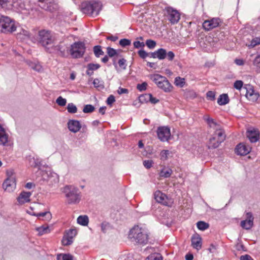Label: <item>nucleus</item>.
Masks as SVG:
<instances>
[{
	"label": "nucleus",
	"instance_id": "obj_50",
	"mask_svg": "<svg viewBox=\"0 0 260 260\" xmlns=\"http://www.w3.org/2000/svg\"><path fill=\"white\" fill-rule=\"evenodd\" d=\"M169 153L170 152L169 150H162L160 153V159L164 161L167 160Z\"/></svg>",
	"mask_w": 260,
	"mask_h": 260
},
{
	"label": "nucleus",
	"instance_id": "obj_5",
	"mask_svg": "<svg viewBox=\"0 0 260 260\" xmlns=\"http://www.w3.org/2000/svg\"><path fill=\"white\" fill-rule=\"evenodd\" d=\"M16 26L13 19L8 16L0 17V32L4 34L12 33L16 30Z\"/></svg>",
	"mask_w": 260,
	"mask_h": 260
},
{
	"label": "nucleus",
	"instance_id": "obj_33",
	"mask_svg": "<svg viewBox=\"0 0 260 260\" xmlns=\"http://www.w3.org/2000/svg\"><path fill=\"white\" fill-rule=\"evenodd\" d=\"M77 222L78 224L83 225L86 226L88 225L89 222V218L87 215H80L77 219Z\"/></svg>",
	"mask_w": 260,
	"mask_h": 260
},
{
	"label": "nucleus",
	"instance_id": "obj_52",
	"mask_svg": "<svg viewBox=\"0 0 260 260\" xmlns=\"http://www.w3.org/2000/svg\"><path fill=\"white\" fill-rule=\"evenodd\" d=\"M118 64L120 68H121L122 70H125L126 68V60L123 58H121L118 60Z\"/></svg>",
	"mask_w": 260,
	"mask_h": 260
},
{
	"label": "nucleus",
	"instance_id": "obj_47",
	"mask_svg": "<svg viewBox=\"0 0 260 260\" xmlns=\"http://www.w3.org/2000/svg\"><path fill=\"white\" fill-rule=\"evenodd\" d=\"M61 242L63 245L68 246L72 244L73 240L70 239V238L67 236L66 235H64L62 238Z\"/></svg>",
	"mask_w": 260,
	"mask_h": 260
},
{
	"label": "nucleus",
	"instance_id": "obj_39",
	"mask_svg": "<svg viewBox=\"0 0 260 260\" xmlns=\"http://www.w3.org/2000/svg\"><path fill=\"white\" fill-rule=\"evenodd\" d=\"M36 230L38 232V234L40 236L47 234L49 233L50 231L48 226H44V225L37 228Z\"/></svg>",
	"mask_w": 260,
	"mask_h": 260
},
{
	"label": "nucleus",
	"instance_id": "obj_15",
	"mask_svg": "<svg viewBox=\"0 0 260 260\" xmlns=\"http://www.w3.org/2000/svg\"><path fill=\"white\" fill-rule=\"evenodd\" d=\"M221 22V21L219 18H213L205 21L203 23V27L206 30L209 31L219 26Z\"/></svg>",
	"mask_w": 260,
	"mask_h": 260
},
{
	"label": "nucleus",
	"instance_id": "obj_18",
	"mask_svg": "<svg viewBox=\"0 0 260 260\" xmlns=\"http://www.w3.org/2000/svg\"><path fill=\"white\" fill-rule=\"evenodd\" d=\"M251 150V148L249 146L240 143L237 145L235 151L238 155H246L248 154Z\"/></svg>",
	"mask_w": 260,
	"mask_h": 260
},
{
	"label": "nucleus",
	"instance_id": "obj_1",
	"mask_svg": "<svg viewBox=\"0 0 260 260\" xmlns=\"http://www.w3.org/2000/svg\"><path fill=\"white\" fill-rule=\"evenodd\" d=\"M54 39L50 31L42 29L38 31L37 35L31 38V41L43 47L46 51L52 53L50 46L54 43Z\"/></svg>",
	"mask_w": 260,
	"mask_h": 260
},
{
	"label": "nucleus",
	"instance_id": "obj_28",
	"mask_svg": "<svg viewBox=\"0 0 260 260\" xmlns=\"http://www.w3.org/2000/svg\"><path fill=\"white\" fill-rule=\"evenodd\" d=\"M220 144V142L217 141L216 137L213 135L209 139L208 147L209 149H215L217 148Z\"/></svg>",
	"mask_w": 260,
	"mask_h": 260
},
{
	"label": "nucleus",
	"instance_id": "obj_62",
	"mask_svg": "<svg viewBox=\"0 0 260 260\" xmlns=\"http://www.w3.org/2000/svg\"><path fill=\"white\" fill-rule=\"evenodd\" d=\"M115 102V99L114 95H110L107 99V104L109 105H112Z\"/></svg>",
	"mask_w": 260,
	"mask_h": 260
},
{
	"label": "nucleus",
	"instance_id": "obj_14",
	"mask_svg": "<svg viewBox=\"0 0 260 260\" xmlns=\"http://www.w3.org/2000/svg\"><path fill=\"white\" fill-rule=\"evenodd\" d=\"M18 4V0H0V9H17Z\"/></svg>",
	"mask_w": 260,
	"mask_h": 260
},
{
	"label": "nucleus",
	"instance_id": "obj_30",
	"mask_svg": "<svg viewBox=\"0 0 260 260\" xmlns=\"http://www.w3.org/2000/svg\"><path fill=\"white\" fill-rule=\"evenodd\" d=\"M173 171L171 168L165 167L160 170L159 174L160 177L167 178L170 177Z\"/></svg>",
	"mask_w": 260,
	"mask_h": 260
},
{
	"label": "nucleus",
	"instance_id": "obj_21",
	"mask_svg": "<svg viewBox=\"0 0 260 260\" xmlns=\"http://www.w3.org/2000/svg\"><path fill=\"white\" fill-rule=\"evenodd\" d=\"M31 195V192H26L22 191L19 194L17 198V200L19 204L22 205L25 203L30 202V197Z\"/></svg>",
	"mask_w": 260,
	"mask_h": 260
},
{
	"label": "nucleus",
	"instance_id": "obj_17",
	"mask_svg": "<svg viewBox=\"0 0 260 260\" xmlns=\"http://www.w3.org/2000/svg\"><path fill=\"white\" fill-rule=\"evenodd\" d=\"M67 124L69 129L74 133H77L81 128V125L78 120L70 119Z\"/></svg>",
	"mask_w": 260,
	"mask_h": 260
},
{
	"label": "nucleus",
	"instance_id": "obj_20",
	"mask_svg": "<svg viewBox=\"0 0 260 260\" xmlns=\"http://www.w3.org/2000/svg\"><path fill=\"white\" fill-rule=\"evenodd\" d=\"M191 246L193 248L199 250L202 248V238L199 234H194L191 238Z\"/></svg>",
	"mask_w": 260,
	"mask_h": 260
},
{
	"label": "nucleus",
	"instance_id": "obj_11",
	"mask_svg": "<svg viewBox=\"0 0 260 260\" xmlns=\"http://www.w3.org/2000/svg\"><path fill=\"white\" fill-rule=\"evenodd\" d=\"M156 133L158 139L161 142L168 141L170 138V129L168 126H159Z\"/></svg>",
	"mask_w": 260,
	"mask_h": 260
},
{
	"label": "nucleus",
	"instance_id": "obj_60",
	"mask_svg": "<svg viewBox=\"0 0 260 260\" xmlns=\"http://www.w3.org/2000/svg\"><path fill=\"white\" fill-rule=\"evenodd\" d=\"M206 121L210 127H212L217 125V123L211 118L208 117L206 119Z\"/></svg>",
	"mask_w": 260,
	"mask_h": 260
},
{
	"label": "nucleus",
	"instance_id": "obj_36",
	"mask_svg": "<svg viewBox=\"0 0 260 260\" xmlns=\"http://www.w3.org/2000/svg\"><path fill=\"white\" fill-rule=\"evenodd\" d=\"M198 229L201 231H205L209 227V224L203 221H199L197 223Z\"/></svg>",
	"mask_w": 260,
	"mask_h": 260
},
{
	"label": "nucleus",
	"instance_id": "obj_13",
	"mask_svg": "<svg viewBox=\"0 0 260 260\" xmlns=\"http://www.w3.org/2000/svg\"><path fill=\"white\" fill-rule=\"evenodd\" d=\"M154 197L157 203H160L167 206H170L171 200L169 199L166 194L162 193L161 191L158 190H156L154 193Z\"/></svg>",
	"mask_w": 260,
	"mask_h": 260
},
{
	"label": "nucleus",
	"instance_id": "obj_23",
	"mask_svg": "<svg viewBox=\"0 0 260 260\" xmlns=\"http://www.w3.org/2000/svg\"><path fill=\"white\" fill-rule=\"evenodd\" d=\"M35 37L32 34L30 33L28 30L23 28H20V31L17 33V38L20 40H25L29 39L31 41V38Z\"/></svg>",
	"mask_w": 260,
	"mask_h": 260
},
{
	"label": "nucleus",
	"instance_id": "obj_58",
	"mask_svg": "<svg viewBox=\"0 0 260 260\" xmlns=\"http://www.w3.org/2000/svg\"><path fill=\"white\" fill-rule=\"evenodd\" d=\"M243 82L241 80H237L234 82V87L240 90L243 87Z\"/></svg>",
	"mask_w": 260,
	"mask_h": 260
},
{
	"label": "nucleus",
	"instance_id": "obj_43",
	"mask_svg": "<svg viewBox=\"0 0 260 260\" xmlns=\"http://www.w3.org/2000/svg\"><path fill=\"white\" fill-rule=\"evenodd\" d=\"M95 108L93 106L90 104L86 105L84 106L83 112L85 113H90L93 112Z\"/></svg>",
	"mask_w": 260,
	"mask_h": 260
},
{
	"label": "nucleus",
	"instance_id": "obj_54",
	"mask_svg": "<svg viewBox=\"0 0 260 260\" xmlns=\"http://www.w3.org/2000/svg\"><path fill=\"white\" fill-rule=\"evenodd\" d=\"M146 45L149 49H152L156 46V43L155 41L149 39L146 41Z\"/></svg>",
	"mask_w": 260,
	"mask_h": 260
},
{
	"label": "nucleus",
	"instance_id": "obj_34",
	"mask_svg": "<svg viewBox=\"0 0 260 260\" xmlns=\"http://www.w3.org/2000/svg\"><path fill=\"white\" fill-rule=\"evenodd\" d=\"M29 163L31 167L34 168H38L39 170H41L40 167L42 165L41 160L40 158L32 157L30 158Z\"/></svg>",
	"mask_w": 260,
	"mask_h": 260
},
{
	"label": "nucleus",
	"instance_id": "obj_9",
	"mask_svg": "<svg viewBox=\"0 0 260 260\" xmlns=\"http://www.w3.org/2000/svg\"><path fill=\"white\" fill-rule=\"evenodd\" d=\"M243 90L245 91V96L252 102H256L259 96V93L256 91L250 84H246Z\"/></svg>",
	"mask_w": 260,
	"mask_h": 260
},
{
	"label": "nucleus",
	"instance_id": "obj_42",
	"mask_svg": "<svg viewBox=\"0 0 260 260\" xmlns=\"http://www.w3.org/2000/svg\"><path fill=\"white\" fill-rule=\"evenodd\" d=\"M107 52L108 56L110 57H113L115 55H118L117 51L110 47H108L107 48Z\"/></svg>",
	"mask_w": 260,
	"mask_h": 260
},
{
	"label": "nucleus",
	"instance_id": "obj_6",
	"mask_svg": "<svg viewBox=\"0 0 260 260\" xmlns=\"http://www.w3.org/2000/svg\"><path fill=\"white\" fill-rule=\"evenodd\" d=\"M86 50L85 43L81 41L74 43L70 47L69 54L73 58H80L83 56Z\"/></svg>",
	"mask_w": 260,
	"mask_h": 260
},
{
	"label": "nucleus",
	"instance_id": "obj_27",
	"mask_svg": "<svg viewBox=\"0 0 260 260\" xmlns=\"http://www.w3.org/2000/svg\"><path fill=\"white\" fill-rule=\"evenodd\" d=\"M8 141V135L0 124V145H5Z\"/></svg>",
	"mask_w": 260,
	"mask_h": 260
},
{
	"label": "nucleus",
	"instance_id": "obj_53",
	"mask_svg": "<svg viewBox=\"0 0 260 260\" xmlns=\"http://www.w3.org/2000/svg\"><path fill=\"white\" fill-rule=\"evenodd\" d=\"M240 225L243 229L247 230L251 229L253 226V225H248V221L246 220H242L240 223Z\"/></svg>",
	"mask_w": 260,
	"mask_h": 260
},
{
	"label": "nucleus",
	"instance_id": "obj_4",
	"mask_svg": "<svg viewBox=\"0 0 260 260\" xmlns=\"http://www.w3.org/2000/svg\"><path fill=\"white\" fill-rule=\"evenodd\" d=\"M63 192L65 193L68 204H76L81 200V194L79 189L72 185H66Z\"/></svg>",
	"mask_w": 260,
	"mask_h": 260
},
{
	"label": "nucleus",
	"instance_id": "obj_49",
	"mask_svg": "<svg viewBox=\"0 0 260 260\" xmlns=\"http://www.w3.org/2000/svg\"><path fill=\"white\" fill-rule=\"evenodd\" d=\"M150 95V93H146L144 94L141 95L139 97V100L140 102L143 103H147L149 102V95Z\"/></svg>",
	"mask_w": 260,
	"mask_h": 260
},
{
	"label": "nucleus",
	"instance_id": "obj_41",
	"mask_svg": "<svg viewBox=\"0 0 260 260\" xmlns=\"http://www.w3.org/2000/svg\"><path fill=\"white\" fill-rule=\"evenodd\" d=\"M67 109L68 112L70 113L74 114L77 112V108L72 103L68 104Z\"/></svg>",
	"mask_w": 260,
	"mask_h": 260
},
{
	"label": "nucleus",
	"instance_id": "obj_59",
	"mask_svg": "<svg viewBox=\"0 0 260 260\" xmlns=\"http://www.w3.org/2000/svg\"><path fill=\"white\" fill-rule=\"evenodd\" d=\"M143 164L146 169H150L152 167L153 161L152 160H145L143 161Z\"/></svg>",
	"mask_w": 260,
	"mask_h": 260
},
{
	"label": "nucleus",
	"instance_id": "obj_31",
	"mask_svg": "<svg viewBox=\"0 0 260 260\" xmlns=\"http://www.w3.org/2000/svg\"><path fill=\"white\" fill-rule=\"evenodd\" d=\"M213 136L216 137L217 141H218L221 143H222L225 139V133L222 129L216 130L214 133Z\"/></svg>",
	"mask_w": 260,
	"mask_h": 260
},
{
	"label": "nucleus",
	"instance_id": "obj_8",
	"mask_svg": "<svg viewBox=\"0 0 260 260\" xmlns=\"http://www.w3.org/2000/svg\"><path fill=\"white\" fill-rule=\"evenodd\" d=\"M165 15L168 19L173 24L177 23L180 19V15L179 12L172 7H168L165 10Z\"/></svg>",
	"mask_w": 260,
	"mask_h": 260
},
{
	"label": "nucleus",
	"instance_id": "obj_37",
	"mask_svg": "<svg viewBox=\"0 0 260 260\" xmlns=\"http://www.w3.org/2000/svg\"><path fill=\"white\" fill-rule=\"evenodd\" d=\"M162 255L159 253H154L149 255L146 260H162Z\"/></svg>",
	"mask_w": 260,
	"mask_h": 260
},
{
	"label": "nucleus",
	"instance_id": "obj_12",
	"mask_svg": "<svg viewBox=\"0 0 260 260\" xmlns=\"http://www.w3.org/2000/svg\"><path fill=\"white\" fill-rule=\"evenodd\" d=\"M52 50L56 51L59 56L63 57H67L69 55L70 47L68 45L63 43L53 46V47L51 49V51Z\"/></svg>",
	"mask_w": 260,
	"mask_h": 260
},
{
	"label": "nucleus",
	"instance_id": "obj_2",
	"mask_svg": "<svg viewBox=\"0 0 260 260\" xmlns=\"http://www.w3.org/2000/svg\"><path fill=\"white\" fill-rule=\"evenodd\" d=\"M148 236L147 233L138 225L135 226L130 230L128 235L132 242H135L136 244L142 245L147 244Z\"/></svg>",
	"mask_w": 260,
	"mask_h": 260
},
{
	"label": "nucleus",
	"instance_id": "obj_25",
	"mask_svg": "<svg viewBox=\"0 0 260 260\" xmlns=\"http://www.w3.org/2000/svg\"><path fill=\"white\" fill-rule=\"evenodd\" d=\"M43 179L48 181L51 178H54V181L58 182V178L57 175L54 173H51L50 171H41V172Z\"/></svg>",
	"mask_w": 260,
	"mask_h": 260
},
{
	"label": "nucleus",
	"instance_id": "obj_24",
	"mask_svg": "<svg viewBox=\"0 0 260 260\" xmlns=\"http://www.w3.org/2000/svg\"><path fill=\"white\" fill-rule=\"evenodd\" d=\"M101 68V65L99 63H89L86 66L87 70L86 74L89 76L93 75L94 71L98 70Z\"/></svg>",
	"mask_w": 260,
	"mask_h": 260
},
{
	"label": "nucleus",
	"instance_id": "obj_40",
	"mask_svg": "<svg viewBox=\"0 0 260 260\" xmlns=\"http://www.w3.org/2000/svg\"><path fill=\"white\" fill-rule=\"evenodd\" d=\"M260 44V37H255L253 38L248 45L249 48H253Z\"/></svg>",
	"mask_w": 260,
	"mask_h": 260
},
{
	"label": "nucleus",
	"instance_id": "obj_61",
	"mask_svg": "<svg viewBox=\"0 0 260 260\" xmlns=\"http://www.w3.org/2000/svg\"><path fill=\"white\" fill-rule=\"evenodd\" d=\"M134 46L135 48H144L145 46V44L144 42H141L139 41H135L133 43Z\"/></svg>",
	"mask_w": 260,
	"mask_h": 260
},
{
	"label": "nucleus",
	"instance_id": "obj_45",
	"mask_svg": "<svg viewBox=\"0 0 260 260\" xmlns=\"http://www.w3.org/2000/svg\"><path fill=\"white\" fill-rule=\"evenodd\" d=\"M77 231L76 229H71L66 231V234L65 235L69 237L70 239L73 240V238L77 235Z\"/></svg>",
	"mask_w": 260,
	"mask_h": 260
},
{
	"label": "nucleus",
	"instance_id": "obj_44",
	"mask_svg": "<svg viewBox=\"0 0 260 260\" xmlns=\"http://www.w3.org/2000/svg\"><path fill=\"white\" fill-rule=\"evenodd\" d=\"M245 220L248 221V225H253L254 217L251 212H248L246 213Z\"/></svg>",
	"mask_w": 260,
	"mask_h": 260
},
{
	"label": "nucleus",
	"instance_id": "obj_16",
	"mask_svg": "<svg viewBox=\"0 0 260 260\" xmlns=\"http://www.w3.org/2000/svg\"><path fill=\"white\" fill-rule=\"evenodd\" d=\"M39 6L46 11L52 12L56 8L52 7V5H56L55 0H38Z\"/></svg>",
	"mask_w": 260,
	"mask_h": 260
},
{
	"label": "nucleus",
	"instance_id": "obj_10",
	"mask_svg": "<svg viewBox=\"0 0 260 260\" xmlns=\"http://www.w3.org/2000/svg\"><path fill=\"white\" fill-rule=\"evenodd\" d=\"M8 177L6 179L3 184V187L5 190L11 192L15 188L16 183L15 178L12 176V172H7Z\"/></svg>",
	"mask_w": 260,
	"mask_h": 260
},
{
	"label": "nucleus",
	"instance_id": "obj_26",
	"mask_svg": "<svg viewBox=\"0 0 260 260\" xmlns=\"http://www.w3.org/2000/svg\"><path fill=\"white\" fill-rule=\"evenodd\" d=\"M27 64L32 70L38 72H41L43 69L42 66L38 61H32L31 60H26Z\"/></svg>",
	"mask_w": 260,
	"mask_h": 260
},
{
	"label": "nucleus",
	"instance_id": "obj_3",
	"mask_svg": "<svg viewBox=\"0 0 260 260\" xmlns=\"http://www.w3.org/2000/svg\"><path fill=\"white\" fill-rule=\"evenodd\" d=\"M101 2L98 1H86L81 3V10L90 16H98L102 9Z\"/></svg>",
	"mask_w": 260,
	"mask_h": 260
},
{
	"label": "nucleus",
	"instance_id": "obj_63",
	"mask_svg": "<svg viewBox=\"0 0 260 260\" xmlns=\"http://www.w3.org/2000/svg\"><path fill=\"white\" fill-rule=\"evenodd\" d=\"M45 216H47V218H50L51 214L49 212H43L37 213V217H44Z\"/></svg>",
	"mask_w": 260,
	"mask_h": 260
},
{
	"label": "nucleus",
	"instance_id": "obj_35",
	"mask_svg": "<svg viewBox=\"0 0 260 260\" xmlns=\"http://www.w3.org/2000/svg\"><path fill=\"white\" fill-rule=\"evenodd\" d=\"M93 51L95 56L97 58L104 54V52L103 51L102 46L100 45L94 46L93 48Z\"/></svg>",
	"mask_w": 260,
	"mask_h": 260
},
{
	"label": "nucleus",
	"instance_id": "obj_22",
	"mask_svg": "<svg viewBox=\"0 0 260 260\" xmlns=\"http://www.w3.org/2000/svg\"><path fill=\"white\" fill-rule=\"evenodd\" d=\"M167 56L166 50L164 48H159L157 50L150 53V57L153 58H158L159 60L164 59Z\"/></svg>",
	"mask_w": 260,
	"mask_h": 260
},
{
	"label": "nucleus",
	"instance_id": "obj_32",
	"mask_svg": "<svg viewBox=\"0 0 260 260\" xmlns=\"http://www.w3.org/2000/svg\"><path fill=\"white\" fill-rule=\"evenodd\" d=\"M93 84L94 87L98 90H102L105 88L104 82L100 78H95L93 80Z\"/></svg>",
	"mask_w": 260,
	"mask_h": 260
},
{
	"label": "nucleus",
	"instance_id": "obj_29",
	"mask_svg": "<svg viewBox=\"0 0 260 260\" xmlns=\"http://www.w3.org/2000/svg\"><path fill=\"white\" fill-rule=\"evenodd\" d=\"M229 102L230 99L226 93H223L220 95L217 99V103L220 106L225 105L228 104Z\"/></svg>",
	"mask_w": 260,
	"mask_h": 260
},
{
	"label": "nucleus",
	"instance_id": "obj_46",
	"mask_svg": "<svg viewBox=\"0 0 260 260\" xmlns=\"http://www.w3.org/2000/svg\"><path fill=\"white\" fill-rule=\"evenodd\" d=\"M119 44L122 47H126L131 45V41L127 39H122L119 41Z\"/></svg>",
	"mask_w": 260,
	"mask_h": 260
},
{
	"label": "nucleus",
	"instance_id": "obj_56",
	"mask_svg": "<svg viewBox=\"0 0 260 260\" xmlns=\"http://www.w3.org/2000/svg\"><path fill=\"white\" fill-rule=\"evenodd\" d=\"M147 83L145 82H143L142 84H138L137 86V88L140 91H145L147 88Z\"/></svg>",
	"mask_w": 260,
	"mask_h": 260
},
{
	"label": "nucleus",
	"instance_id": "obj_7",
	"mask_svg": "<svg viewBox=\"0 0 260 260\" xmlns=\"http://www.w3.org/2000/svg\"><path fill=\"white\" fill-rule=\"evenodd\" d=\"M151 79L158 88L161 89L165 92H170L172 91L173 86L166 77L159 74H154Z\"/></svg>",
	"mask_w": 260,
	"mask_h": 260
},
{
	"label": "nucleus",
	"instance_id": "obj_57",
	"mask_svg": "<svg viewBox=\"0 0 260 260\" xmlns=\"http://www.w3.org/2000/svg\"><path fill=\"white\" fill-rule=\"evenodd\" d=\"M206 96L208 100L210 101H214L215 99V92L212 91H208L206 93Z\"/></svg>",
	"mask_w": 260,
	"mask_h": 260
},
{
	"label": "nucleus",
	"instance_id": "obj_55",
	"mask_svg": "<svg viewBox=\"0 0 260 260\" xmlns=\"http://www.w3.org/2000/svg\"><path fill=\"white\" fill-rule=\"evenodd\" d=\"M138 54H139V56L142 59L146 58L148 56H150V53L146 52L143 49H141L139 51H138Z\"/></svg>",
	"mask_w": 260,
	"mask_h": 260
},
{
	"label": "nucleus",
	"instance_id": "obj_38",
	"mask_svg": "<svg viewBox=\"0 0 260 260\" xmlns=\"http://www.w3.org/2000/svg\"><path fill=\"white\" fill-rule=\"evenodd\" d=\"M57 260H73V256L70 254H60L57 255Z\"/></svg>",
	"mask_w": 260,
	"mask_h": 260
},
{
	"label": "nucleus",
	"instance_id": "obj_48",
	"mask_svg": "<svg viewBox=\"0 0 260 260\" xmlns=\"http://www.w3.org/2000/svg\"><path fill=\"white\" fill-rule=\"evenodd\" d=\"M175 84L176 86L182 87L185 84L184 79L180 77H177L175 79Z\"/></svg>",
	"mask_w": 260,
	"mask_h": 260
},
{
	"label": "nucleus",
	"instance_id": "obj_64",
	"mask_svg": "<svg viewBox=\"0 0 260 260\" xmlns=\"http://www.w3.org/2000/svg\"><path fill=\"white\" fill-rule=\"evenodd\" d=\"M175 57V54L174 52L172 51H169L168 53L167 52V56L166 57H167V59L169 61H172Z\"/></svg>",
	"mask_w": 260,
	"mask_h": 260
},
{
	"label": "nucleus",
	"instance_id": "obj_19",
	"mask_svg": "<svg viewBox=\"0 0 260 260\" xmlns=\"http://www.w3.org/2000/svg\"><path fill=\"white\" fill-rule=\"evenodd\" d=\"M247 137L251 143H255L259 139V132L254 128L249 129L247 132Z\"/></svg>",
	"mask_w": 260,
	"mask_h": 260
},
{
	"label": "nucleus",
	"instance_id": "obj_51",
	"mask_svg": "<svg viewBox=\"0 0 260 260\" xmlns=\"http://www.w3.org/2000/svg\"><path fill=\"white\" fill-rule=\"evenodd\" d=\"M56 103L60 106H64L67 104V100L62 96H59L56 100Z\"/></svg>",
	"mask_w": 260,
	"mask_h": 260
}]
</instances>
